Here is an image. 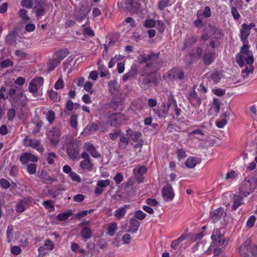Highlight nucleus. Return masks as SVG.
<instances>
[{"instance_id": "nucleus-41", "label": "nucleus", "mask_w": 257, "mask_h": 257, "mask_svg": "<svg viewBox=\"0 0 257 257\" xmlns=\"http://www.w3.org/2000/svg\"><path fill=\"white\" fill-rule=\"evenodd\" d=\"M19 16L24 23H26V21L30 20V18L28 15V12L25 9H21L19 12Z\"/></svg>"}, {"instance_id": "nucleus-53", "label": "nucleus", "mask_w": 257, "mask_h": 257, "mask_svg": "<svg viewBox=\"0 0 257 257\" xmlns=\"http://www.w3.org/2000/svg\"><path fill=\"white\" fill-rule=\"evenodd\" d=\"M189 99H196L197 102L200 104L201 100V99L198 97L197 94L195 90H192L189 93Z\"/></svg>"}, {"instance_id": "nucleus-35", "label": "nucleus", "mask_w": 257, "mask_h": 257, "mask_svg": "<svg viewBox=\"0 0 257 257\" xmlns=\"http://www.w3.org/2000/svg\"><path fill=\"white\" fill-rule=\"evenodd\" d=\"M109 91L111 94H114L118 88V84L116 80H112L108 84Z\"/></svg>"}, {"instance_id": "nucleus-36", "label": "nucleus", "mask_w": 257, "mask_h": 257, "mask_svg": "<svg viewBox=\"0 0 257 257\" xmlns=\"http://www.w3.org/2000/svg\"><path fill=\"white\" fill-rule=\"evenodd\" d=\"M222 77V74L219 71H215L211 74L210 78L215 83H218L221 78Z\"/></svg>"}, {"instance_id": "nucleus-17", "label": "nucleus", "mask_w": 257, "mask_h": 257, "mask_svg": "<svg viewBox=\"0 0 257 257\" xmlns=\"http://www.w3.org/2000/svg\"><path fill=\"white\" fill-rule=\"evenodd\" d=\"M244 197H243L242 195H241L239 193L238 195L233 194L232 198L233 204L231 207V211L236 210L237 208L243 204L242 199Z\"/></svg>"}, {"instance_id": "nucleus-44", "label": "nucleus", "mask_w": 257, "mask_h": 257, "mask_svg": "<svg viewBox=\"0 0 257 257\" xmlns=\"http://www.w3.org/2000/svg\"><path fill=\"white\" fill-rule=\"evenodd\" d=\"M43 204L45 208L48 210L49 211H53L55 210V207L54 205L52 204V201L51 200H46L44 201L43 203Z\"/></svg>"}, {"instance_id": "nucleus-34", "label": "nucleus", "mask_w": 257, "mask_h": 257, "mask_svg": "<svg viewBox=\"0 0 257 257\" xmlns=\"http://www.w3.org/2000/svg\"><path fill=\"white\" fill-rule=\"evenodd\" d=\"M198 163V158L195 157H190L186 160L185 165L189 168H193Z\"/></svg>"}, {"instance_id": "nucleus-14", "label": "nucleus", "mask_w": 257, "mask_h": 257, "mask_svg": "<svg viewBox=\"0 0 257 257\" xmlns=\"http://www.w3.org/2000/svg\"><path fill=\"white\" fill-rule=\"evenodd\" d=\"M140 68L141 67L138 68L136 64H133L131 67V70L122 76V81L125 82L131 78H135L138 73L139 74V71Z\"/></svg>"}, {"instance_id": "nucleus-15", "label": "nucleus", "mask_w": 257, "mask_h": 257, "mask_svg": "<svg viewBox=\"0 0 257 257\" xmlns=\"http://www.w3.org/2000/svg\"><path fill=\"white\" fill-rule=\"evenodd\" d=\"M169 77L172 79L182 80L184 77V73L181 69L174 68L169 72Z\"/></svg>"}, {"instance_id": "nucleus-33", "label": "nucleus", "mask_w": 257, "mask_h": 257, "mask_svg": "<svg viewBox=\"0 0 257 257\" xmlns=\"http://www.w3.org/2000/svg\"><path fill=\"white\" fill-rule=\"evenodd\" d=\"M186 238V236L184 234L181 235L179 237H178L177 239L174 240L172 241L171 244V247L176 250L178 248L179 245Z\"/></svg>"}, {"instance_id": "nucleus-10", "label": "nucleus", "mask_w": 257, "mask_h": 257, "mask_svg": "<svg viewBox=\"0 0 257 257\" xmlns=\"http://www.w3.org/2000/svg\"><path fill=\"white\" fill-rule=\"evenodd\" d=\"M24 145L26 147H30L35 149L39 152H43L44 148L41 145L40 141L37 139H31L26 137L23 140Z\"/></svg>"}, {"instance_id": "nucleus-54", "label": "nucleus", "mask_w": 257, "mask_h": 257, "mask_svg": "<svg viewBox=\"0 0 257 257\" xmlns=\"http://www.w3.org/2000/svg\"><path fill=\"white\" fill-rule=\"evenodd\" d=\"M231 13L233 19L235 20H238L240 17V15L239 14L237 10L234 6L231 7Z\"/></svg>"}, {"instance_id": "nucleus-1", "label": "nucleus", "mask_w": 257, "mask_h": 257, "mask_svg": "<svg viewBox=\"0 0 257 257\" xmlns=\"http://www.w3.org/2000/svg\"><path fill=\"white\" fill-rule=\"evenodd\" d=\"M160 53L151 52L149 54H142L138 58L140 65L144 64L139 69V74L143 78L141 81V87L147 89L152 85L157 86L158 79L154 74L159 70L162 65L163 61L159 58Z\"/></svg>"}, {"instance_id": "nucleus-7", "label": "nucleus", "mask_w": 257, "mask_h": 257, "mask_svg": "<svg viewBox=\"0 0 257 257\" xmlns=\"http://www.w3.org/2000/svg\"><path fill=\"white\" fill-rule=\"evenodd\" d=\"M128 117L122 113H113L108 116V121L111 126L118 127L123 125L127 120Z\"/></svg>"}, {"instance_id": "nucleus-57", "label": "nucleus", "mask_w": 257, "mask_h": 257, "mask_svg": "<svg viewBox=\"0 0 257 257\" xmlns=\"http://www.w3.org/2000/svg\"><path fill=\"white\" fill-rule=\"evenodd\" d=\"M110 184V180H101L97 181V185L100 186L102 189L108 186Z\"/></svg>"}, {"instance_id": "nucleus-64", "label": "nucleus", "mask_w": 257, "mask_h": 257, "mask_svg": "<svg viewBox=\"0 0 257 257\" xmlns=\"http://www.w3.org/2000/svg\"><path fill=\"white\" fill-rule=\"evenodd\" d=\"M83 34L84 35H87L91 37L94 36V32L90 27L84 28L83 30Z\"/></svg>"}, {"instance_id": "nucleus-8", "label": "nucleus", "mask_w": 257, "mask_h": 257, "mask_svg": "<svg viewBox=\"0 0 257 257\" xmlns=\"http://www.w3.org/2000/svg\"><path fill=\"white\" fill-rule=\"evenodd\" d=\"M23 95V90L22 89H19L18 87L17 86H15L14 88H12L9 90V100L11 102L12 106L16 107L17 103L22 100Z\"/></svg>"}, {"instance_id": "nucleus-24", "label": "nucleus", "mask_w": 257, "mask_h": 257, "mask_svg": "<svg viewBox=\"0 0 257 257\" xmlns=\"http://www.w3.org/2000/svg\"><path fill=\"white\" fill-rule=\"evenodd\" d=\"M130 227L127 230V231L132 233H135L138 230L140 223L137 219L132 218L130 220Z\"/></svg>"}, {"instance_id": "nucleus-19", "label": "nucleus", "mask_w": 257, "mask_h": 257, "mask_svg": "<svg viewBox=\"0 0 257 257\" xmlns=\"http://www.w3.org/2000/svg\"><path fill=\"white\" fill-rule=\"evenodd\" d=\"M242 29L240 30V38L241 41L245 43L247 42V38L250 34V31L248 29V25L246 24L242 25Z\"/></svg>"}, {"instance_id": "nucleus-4", "label": "nucleus", "mask_w": 257, "mask_h": 257, "mask_svg": "<svg viewBox=\"0 0 257 257\" xmlns=\"http://www.w3.org/2000/svg\"><path fill=\"white\" fill-rule=\"evenodd\" d=\"M257 187L256 179L253 177L245 178L240 184L239 193L243 197H247Z\"/></svg>"}, {"instance_id": "nucleus-56", "label": "nucleus", "mask_w": 257, "mask_h": 257, "mask_svg": "<svg viewBox=\"0 0 257 257\" xmlns=\"http://www.w3.org/2000/svg\"><path fill=\"white\" fill-rule=\"evenodd\" d=\"M29 91L32 93H35L38 91V87L36 83L31 81L29 84Z\"/></svg>"}, {"instance_id": "nucleus-49", "label": "nucleus", "mask_w": 257, "mask_h": 257, "mask_svg": "<svg viewBox=\"0 0 257 257\" xmlns=\"http://www.w3.org/2000/svg\"><path fill=\"white\" fill-rule=\"evenodd\" d=\"M224 234L221 233L219 229H217L214 230V233L212 234L211 238L212 240H215L216 238L224 237Z\"/></svg>"}, {"instance_id": "nucleus-5", "label": "nucleus", "mask_w": 257, "mask_h": 257, "mask_svg": "<svg viewBox=\"0 0 257 257\" xmlns=\"http://www.w3.org/2000/svg\"><path fill=\"white\" fill-rule=\"evenodd\" d=\"M239 252L241 257H256L257 246L247 240L239 247Z\"/></svg>"}, {"instance_id": "nucleus-60", "label": "nucleus", "mask_w": 257, "mask_h": 257, "mask_svg": "<svg viewBox=\"0 0 257 257\" xmlns=\"http://www.w3.org/2000/svg\"><path fill=\"white\" fill-rule=\"evenodd\" d=\"M135 216L139 220H143L146 217V214L142 211L139 210L135 212Z\"/></svg>"}, {"instance_id": "nucleus-21", "label": "nucleus", "mask_w": 257, "mask_h": 257, "mask_svg": "<svg viewBox=\"0 0 257 257\" xmlns=\"http://www.w3.org/2000/svg\"><path fill=\"white\" fill-rule=\"evenodd\" d=\"M69 54V51L67 49H60L53 53L55 56L61 62Z\"/></svg>"}, {"instance_id": "nucleus-61", "label": "nucleus", "mask_w": 257, "mask_h": 257, "mask_svg": "<svg viewBox=\"0 0 257 257\" xmlns=\"http://www.w3.org/2000/svg\"><path fill=\"white\" fill-rule=\"evenodd\" d=\"M57 157V155L53 152L48 154L47 159L48 163L49 164H53L54 163V159Z\"/></svg>"}, {"instance_id": "nucleus-51", "label": "nucleus", "mask_w": 257, "mask_h": 257, "mask_svg": "<svg viewBox=\"0 0 257 257\" xmlns=\"http://www.w3.org/2000/svg\"><path fill=\"white\" fill-rule=\"evenodd\" d=\"M33 0H23L21 2V5L27 9H31L33 6Z\"/></svg>"}, {"instance_id": "nucleus-59", "label": "nucleus", "mask_w": 257, "mask_h": 257, "mask_svg": "<svg viewBox=\"0 0 257 257\" xmlns=\"http://www.w3.org/2000/svg\"><path fill=\"white\" fill-rule=\"evenodd\" d=\"M69 177L73 181L75 182H77L78 183L81 182V179L80 177L76 173L72 172L70 173V174L69 175Z\"/></svg>"}, {"instance_id": "nucleus-18", "label": "nucleus", "mask_w": 257, "mask_h": 257, "mask_svg": "<svg viewBox=\"0 0 257 257\" xmlns=\"http://www.w3.org/2000/svg\"><path fill=\"white\" fill-rule=\"evenodd\" d=\"M216 58L214 52H208L205 53L202 56V59L204 64L209 65L211 64Z\"/></svg>"}, {"instance_id": "nucleus-31", "label": "nucleus", "mask_w": 257, "mask_h": 257, "mask_svg": "<svg viewBox=\"0 0 257 257\" xmlns=\"http://www.w3.org/2000/svg\"><path fill=\"white\" fill-rule=\"evenodd\" d=\"M17 33L13 31L9 33L6 37L5 41L6 43L11 45L16 42Z\"/></svg>"}, {"instance_id": "nucleus-30", "label": "nucleus", "mask_w": 257, "mask_h": 257, "mask_svg": "<svg viewBox=\"0 0 257 257\" xmlns=\"http://www.w3.org/2000/svg\"><path fill=\"white\" fill-rule=\"evenodd\" d=\"M81 168L84 170L91 171L92 170L93 164L90 160H83L79 164Z\"/></svg>"}, {"instance_id": "nucleus-43", "label": "nucleus", "mask_w": 257, "mask_h": 257, "mask_svg": "<svg viewBox=\"0 0 257 257\" xmlns=\"http://www.w3.org/2000/svg\"><path fill=\"white\" fill-rule=\"evenodd\" d=\"M212 108L216 112V115H217L220 111V104L218 98H213Z\"/></svg>"}, {"instance_id": "nucleus-12", "label": "nucleus", "mask_w": 257, "mask_h": 257, "mask_svg": "<svg viewBox=\"0 0 257 257\" xmlns=\"http://www.w3.org/2000/svg\"><path fill=\"white\" fill-rule=\"evenodd\" d=\"M47 136L51 144L56 145L59 141L60 131L58 128H52L48 132Z\"/></svg>"}, {"instance_id": "nucleus-25", "label": "nucleus", "mask_w": 257, "mask_h": 257, "mask_svg": "<svg viewBox=\"0 0 257 257\" xmlns=\"http://www.w3.org/2000/svg\"><path fill=\"white\" fill-rule=\"evenodd\" d=\"M129 144V138L125 137L124 134L121 135L119 137L118 147L120 149L125 150Z\"/></svg>"}, {"instance_id": "nucleus-63", "label": "nucleus", "mask_w": 257, "mask_h": 257, "mask_svg": "<svg viewBox=\"0 0 257 257\" xmlns=\"http://www.w3.org/2000/svg\"><path fill=\"white\" fill-rule=\"evenodd\" d=\"M165 24L163 21L160 20H158L157 21L156 28L160 32L162 33L164 32L165 30Z\"/></svg>"}, {"instance_id": "nucleus-32", "label": "nucleus", "mask_w": 257, "mask_h": 257, "mask_svg": "<svg viewBox=\"0 0 257 257\" xmlns=\"http://www.w3.org/2000/svg\"><path fill=\"white\" fill-rule=\"evenodd\" d=\"M162 109H160L158 111L155 112V115L159 118H165V115L168 113V107H166L165 103H163L162 106Z\"/></svg>"}, {"instance_id": "nucleus-62", "label": "nucleus", "mask_w": 257, "mask_h": 257, "mask_svg": "<svg viewBox=\"0 0 257 257\" xmlns=\"http://www.w3.org/2000/svg\"><path fill=\"white\" fill-rule=\"evenodd\" d=\"M0 185L1 186L5 189H8L10 187V182L4 178H2L0 180Z\"/></svg>"}, {"instance_id": "nucleus-2", "label": "nucleus", "mask_w": 257, "mask_h": 257, "mask_svg": "<svg viewBox=\"0 0 257 257\" xmlns=\"http://www.w3.org/2000/svg\"><path fill=\"white\" fill-rule=\"evenodd\" d=\"M64 143L67 145L66 153L69 159L74 161L79 160L81 145L80 142L74 139L71 136H66Z\"/></svg>"}, {"instance_id": "nucleus-52", "label": "nucleus", "mask_w": 257, "mask_h": 257, "mask_svg": "<svg viewBox=\"0 0 257 257\" xmlns=\"http://www.w3.org/2000/svg\"><path fill=\"white\" fill-rule=\"evenodd\" d=\"M147 171V169L146 166H141L139 167L138 168H135L133 170V173H139L141 174L144 175L145 173H146Z\"/></svg>"}, {"instance_id": "nucleus-29", "label": "nucleus", "mask_w": 257, "mask_h": 257, "mask_svg": "<svg viewBox=\"0 0 257 257\" xmlns=\"http://www.w3.org/2000/svg\"><path fill=\"white\" fill-rule=\"evenodd\" d=\"M208 27L210 28L212 33L215 35V39H220L223 36V33L221 29H219L215 26L212 25L210 24H208Z\"/></svg>"}, {"instance_id": "nucleus-58", "label": "nucleus", "mask_w": 257, "mask_h": 257, "mask_svg": "<svg viewBox=\"0 0 257 257\" xmlns=\"http://www.w3.org/2000/svg\"><path fill=\"white\" fill-rule=\"evenodd\" d=\"M9 94L6 92V88L5 87H2L0 89V99H4L8 98Z\"/></svg>"}, {"instance_id": "nucleus-13", "label": "nucleus", "mask_w": 257, "mask_h": 257, "mask_svg": "<svg viewBox=\"0 0 257 257\" xmlns=\"http://www.w3.org/2000/svg\"><path fill=\"white\" fill-rule=\"evenodd\" d=\"M20 161L23 164H27L29 162H37L38 158L31 153H25L20 156Z\"/></svg>"}, {"instance_id": "nucleus-27", "label": "nucleus", "mask_w": 257, "mask_h": 257, "mask_svg": "<svg viewBox=\"0 0 257 257\" xmlns=\"http://www.w3.org/2000/svg\"><path fill=\"white\" fill-rule=\"evenodd\" d=\"M60 62L55 56L53 57L49 60L48 64V67L50 71H53L55 68L57 67L60 64Z\"/></svg>"}, {"instance_id": "nucleus-3", "label": "nucleus", "mask_w": 257, "mask_h": 257, "mask_svg": "<svg viewBox=\"0 0 257 257\" xmlns=\"http://www.w3.org/2000/svg\"><path fill=\"white\" fill-rule=\"evenodd\" d=\"M236 61L240 67L248 64V66H245L241 71V76L243 79L248 77L250 74L253 73L254 70L253 67L252 65L254 61L253 56H245L238 54L236 55Z\"/></svg>"}, {"instance_id": "nucleus-23", "label": "nucleus", "mask_w": 257, "mask_h": 257, "mask_svg": "<svg viewBox=\"0 0 257 257\" xmlns=\"http://www.w3.org/2000/svg\"><path fill=\"white\" fill-rule=\"evenodd\" d=\"M92 231L88 227H83L80 231V235L83 239L86 241L89 239L92 236Z\"/></svg>"}, {"instance_id": "nucleus-45", "label": "nucleus", "mask_w": 257, "mask_h": 257, "mask_svg": "<svg viewBox=\"0 0 257 257\" xmlns=\"http://www.w3.org/2000/svg\"><path fill=\"white\" fill-rule=\"evenodd\" d=\"M47 120L50 123H52L55 119V113L52 110H49L46 115Z\"/></svg>"}, {"instance_id": "nucleus-20", "label": "nucleus", "mask_w": 257, "mask_h": 257, "mask_svg": "<svg viewBox=\"0 0 257 257\" xmlns=\"http://www.w3.org/2000/svg\"><path fill=\"white\" fill-rule=\"evenodd\" d=\"M85 149L90 155L95 158H100L101 155L97 151L93 145L88 143L85 144Z\"/></svg>"}, {"instance_id": "nucleus-22", "label": "nucleus", "mask_w": 257, "mask_h": 257, "mask_svg": "<svg viewBox=\"0 0 257 257\" xmlns=\"http://www.w3.org/2000/svg\"><path fill=\"white\" fill-rule=\"evenodd\" d=\"M126 135H127L131 140L134 142H138L142 137V134L140 132H134L132 129H128L126 131Z\"/></svg>"}, {"instance_id": "nucleus-50", "label": "nucleus", "mask_w": 257, "mask_h": 257, "mask_svg": "<svg viewBox=\"0 0 257 257\" xmlns=\"http://www.w3.org/2000/svg\"><path fill=\"white\" fill-rule=\"evenodd\" d=\"M121 135V131L117 128L114 130L113 133L109 134V138L112 140H115L118 137Z\"/></svg>"}, {"instance_id": "nucleus-37", "label": "nucleus", "mask_w": 257, "mask_h": 257, "mask_svg": "<svg viewBox=\"0 0 257 257\" xmlns=\"http://www.w3.org/2000/svg\"><path fill=\"white\" fill-rule=\"evenodd\" d=\"M212 244L214 246H223L225 247L227 245V242H225V238L221 237L218 238V239H216L215 240H212Z\"/></svg>"}, {"instance_id": "nucleus-42", "label": "nucleus", "mask_w": 257, "mask_h": 257, "mask_svg": "<svg viewBox=\"0 0 257 257\" xmlns=\"http://www.w3.org/2000/svg\"><path fill=\"white\" fill-rule=\"evenodd\" d=\"M13 226L10 225L8 227L7 230V239L8 242H11L13 239Z\"/></svg>"}, {"instance_id": "nucleus-39", "label": "nucleus", "mask_w": 257, "mask_h": 257, "mask_svg": "<svg viewBox=\"0 0 257 257\" xmlns=\"http://www.w3.org/2000/svg\"><path fill=\"white\" fill-rule=\"evenodd\" d=\"M197 40V37L196 36H193L191 37L186 39L184 42V46L188 47L189 46L193 45L196 43Z\"/></svg>"}, {"instance_id": "nucleus-55", "label": "nucleus", "mask_w": 257, "mask_h": 257, "mask_svg": "<svg viewBox=\"0 0 257 257\" xmlns=\"http://www.w3.org/2000/svg\"><path fill=\"white\" fill-rule=\"evenodd\" d=\"M14 65L13 61L9 59H7L1 63V67L2 68H6L9 66H12Z\"/></svg>"}, {"instance_id": "nucleus-47", "label": "nucleus", "mask_w": 257, "mask_h": 257, "mask_svg": "<svg viewBox=\"0 0 257 257\" xmlns=\"http://www.w3.org/2000/svg\"><path fill=\"white\" fill-rule=\"evenodd\" d=\"M77 118H78V115L76 114H72L70 117V124L71 126L73 128H75L77 127Z\"/></svg>"}, {"instance_id": "nucleus-48", "label": "nucleus", "mask_w": 257, "mask_h": 257, "mask_svg": "<svg viewBox=\"0 0 257 257\" xmlns=\"http://www.w3.org/2000/svg\"><path fill=\"white\" fill-rule=\"evenodd\" d=\"M37 165L35 164H30L27 165V172L31 175L35 174L36 172Z\"/></svg>"}, {"instance_id": "nucleus-46", "label": "nucleus", "mask_w": 257, "mask_h": 257, "mask_svg": "<svg viewBox=\"0 0 257 257\" xmlns=\"http://www.w3.org/2000/svg\"><path fill=\"white\" fill-rule=\"evenodd\" d=\"M117 229V225L116 223H111L108 227L107 233L110 235L113 236Z\"/></svg>"}, {"instance_id": "nucleus-6", "label": "nucleus", "mask_w": 257, "mask_h": 257, "mask_svg": "<svg viewBox=\"0 0 257 257\" xmlns=\"http://www.w3.org/2000/svg\"><path fill=\"white\" fill-rule=\"evenodd\" d=\"M90 8L83 5L76 8L73 12L74 18L76 21L81 23L85 19H87V21L89 22L88 14L90 11Z\"/></svg>"}, {"instance_id": "nucleus-40", "label": "nucleus", "mask_w": 257, "mask_h": 257, "mask_svg": "<svg viewBox=\"0 0 257 257\" xmlns=\"http://www.w3.org/2000/svg\"><path fill=\"white\" fill-rule=\"evenodd\" d=\"M72 214V211L71 210H69L65 212L59 213L57 215V218L60 221H64L67 219Z\"/></svg>"}, {"instance_id": "nucleus-16", "label": "nucleus", "mask_w": 257, "mask_h": 257, "mask_svg": "<svg viewBox=\"0 0 257 257\" xmlns=\"http://www.w3.org/2000/svg\"><path fill=\"white\" fill-rule=\"evenodd\" d=\"M225 213L224 209L222 207H219L213 211L210 214V216L212 219L213 223H215L218 221L222 217L223 215Z\"/></svg>"}, {"instance_id": "nucleus-11", "label": "nucleus", "mask_w": 257, "mask_h": 257, "mask_svg": "<svg viewBox=\"0 0 257 257\" xmlns=\"http://www.w3.org/2000/svg\"><path fill=\"white\" fill-rule=\"evenodd\" d=\"M162 193L164 200L166 201L172 200L175 196L171 185L169 184L163 188Z\"/></svg>"}, {"instance_id": "nucleus-26", "label": "nucleus", "mask_w": 257, "mask_h": 257, "mask_svg": "<svg viewBox=\"0 0 257 257\" xmlns=\"http://www.w3.org/2000/svg\"><path fill=\"white\" fill-rule=\"evenodd\" d=\"M98 125L94 123H89L83 130V134L89 135L98 130Z\"/></svg>"}, {"instance_id": "nucleus-28", "label": "nucleus", "mask_w": 257, "mask_h": 257, "mask_svg": "<svg viewBox=\"0 0 257 257\" xmlns=\"http://www.w3.org/2000/svg\"><path fill=\"white\" fill-rule=\"evenodd\" d=\"M128 208V206L125 205L123 207L117 209L114 212V216L117 218L120 219L122 218L126 214V209Z\"/></svg>"}, {"instance_id": "nucleus-9", "label": "nucleus", "mask_w": 257, "mask_h": 257, "mask_svg": "<svg viewBox=\"0 0 257 257\" xmlns=\"http://www.w3.org/2000/svg\"><path fill=\"white\" fill-rule=\"evenodd\" d=\"M33 200L31 197H27L20 199L16 206V211L19 213L23 212Z\"/></svg>"}, {"instance_id": "nucleus-38", "label": "nucleus", "mask_w": 257, "mask_h": 257, "mask_svg": "<svg viewBox=\"0 0 257 257\" xmlns=\"http://www.w3.org/2000/svg\"><path fill=\"white\" fill-rule=\"evenodd\" d=\"M171 6L170 0H160L158 8L160 11H163L166 8Z\"/></svg>"}]
</instances>
